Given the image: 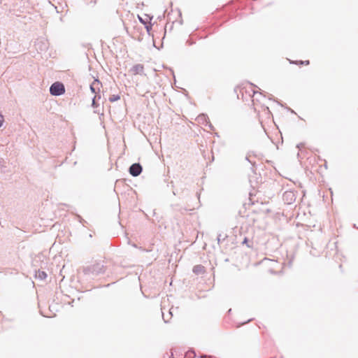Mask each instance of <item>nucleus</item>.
<instances>
[{"label": "nucleus", "instance_id": "nucleus-4", "mask_svg": "<svg viewBox=\"0 0 358 358\" xmlns=\"http://www.w3.org/2000/svg\"><path fill=\"white\" fill-rule=\"evenodd\" d=\"M193 272L196 275H203L206 272V268L202 265H196L193 268Z\"/></svg>", "mask_w": 358, "mask_h": 358}, {"label": "nucleus", "instance_id": "nucleus-13", "mask_svg": "<svg viewBox=\"0 0 358 358\" xmlns=\"http://www.w3.org/2000/svg\"><path fill=\"white\" fill-rule=\"evenodd\" d=\"M146 29H147L148 30H149V26H148V25H146Z\"/></svg>", "mask_w": 358, "mask_h": 358}, {"label": "nucleus", "instance_id": "nucleus-6", "mask_svg": "<svg viewBox=\"0 0 358 358\" xmlns=\"http://www.w3.org/2000/svg\"><path fill=\"white\" fill-rule=\"evenodd\" d=\"M37 276H38L39 278H41V279H42V280H44V279H45V278H46V277H47V274H46V273H45V271H38L37 272Z\"/></svg>", "mask_w": 358, "mask_h": 358}, {"label": "nucleus", "instance_id": "nucleus-5", "mask_svg": "<svg viewBox=\"0 0 358 358\" xmlns=\"http://www.w3.org/2000/svg\"><path fill=\"white\" fill-rule=\"evenodd\" d=\"M100 83L99 80H95L93 81L92 85H90V89L92 91V92L96 93V90L99 88Z\"/></svg>", "mask_w": 358, "mask_h": 358}, {"label": "nucleus", "instance_id": "nucleus-9", "mask_svg": "<svg viewBox=\"0 0 358 358\" xmlns=\"http://www.w3.org/2000/svg\"><path fill=\"white\" fill-rule=\"evenodd\" d=\"M138 19L141 21V22H142L143 24H147V21H148V18L147 17L145 19H143V17L138 16Z\"/></svg>", "mask_w": 358, "mask_h": 358}, {"label": "nucleus", "instance_id": "nucleus-8", "mask_svg": "<svg viewBox=\"0 0 358 358\" xmlns=\"http://www.w3.org/2000/svg\"><path fill=\"white\" fill-rule=\"evenodd\" d=\"M284 196H285V197H289V196L293 197V196H294V194H293V193H292V192H285V193L284 194Z\"/></svg>", "mask_w": 358, "mask_h": 358}, {"label": "nucleus", "instance_id": "nucleus-3", "mask_svg": "<svg viewBox=\"0 0 358 358\" xmlns=\"http://www.w3.org/2000/svg\"><path fill=\"white\" fill-rule=\"evenodd\" d=\"M142 171V166L139 164H134L129 168V173L133 176H138Z\"/></svg>", "mask_w": 358, "mask_h": 358}, {"label": "nucleus", "instance_id": "nucleus-1", "mask_svg": "<svg viewBox=\"0 0 358 358\" xmlns=\"http://www.w3.org/2000/svg\"><path fill=\"white\" fill-rule=\"evenodd\" d=\"M50 92L52 95L59 96L64 93L65 88L62 83L56 82L51 85Z\"/></svg>", "mask_w": 358, "mask_h": 358}, {"label": "nucleus", "instance_id": "nucleus-12", "mask_svg": "<svg viewBox=\"0 0 358 358\" xmlns=\"http://www.w3.org/2000/svg\"><path fill=\"white\" fill-rule=\"evenodd\" d=\"M252 101L254 102V104L255 105V104H256V103H255V99H252Z\"/></svg>", "mask_w": 358, "mask_h": 358}, {"label": "nucleus", "instance_id": "nucleus-10", "mask_svg": "<svg viewBox=\"0 0 358 358\" xmlns=\"http://www.w3.org/2000/svg\"><path fill=\"white\" fill-rule=\"evenodd\" d=\"M4 121V118H3V116L2 115L0 114V127H1L3 122Z\"/></svg>", "mask_w": 358, "mask_h": 358}, {"label": "nucleus", "instance_id": "nucleus-2", "mask_svg": "<svg viewBox=\"0 0 358 358\" xmlns=\"http://www.w3.org/2000/svg\"><path fill=\"white\" fill-rule=\"evenodd\" d=\"M129 72L132 76L145 75L144 66L141 64H136L131 67Z\"/></svg>", "mask_w": 358, "mask_h": 358}, {"label": "nucleus", "instance_id": "nucleus-11", "mask_svg": "<svg viewBox=\"0 0 358 358\" xmlns=\"http://www.w3.org/2000/svg\"><path fill=\"white\" fill-rule=\"evenodd\" d=\"M300 64H305V65H308L309 64V61L308 60H306L304 62H300Z\"/></svg>", "mask_w": 358, "mask_h": 358}, {"label": "nucleus", "instance_id": "nucleus-7", "mask_svg": "<svg viewBox=\"0 0 358 358\" xmlns=\"http://www.w3.org/2000/svg\"><path fill=\"white\" fill-rule=\"evenodd\" d=\"M120 99V96L117 94H113V95H111L110 97H109V101L110 102H115V101H118L119 99Z\"/></svg>", "mask_w": 358, "mask_h": 358}]
</instances>
